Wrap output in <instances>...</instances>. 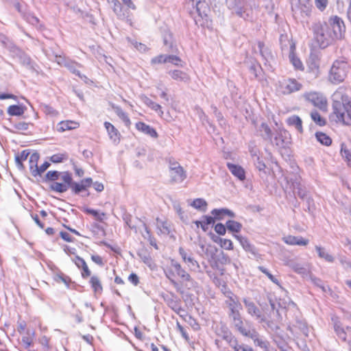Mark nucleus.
<instances>
[{
  "label": "nucleus",
  "mask_w": 351,
  "mask_h": 351,
  "mask_svg": "<svg viewBox=\"0 0 351 351\" xmlns=\"http://www.w3.org/2000/svg\"><path fill=\"white\" fill-rule=\"evenodd\" d=\"M313 40L317 45L325 49L337 40L345 37L346 25L343 20L337 15L331 16L328 22L318 21L312 26Z\"/></svg>",
  "instance_id": "obj_1"
},
{
  "label": "nucleus",
  "mask_w": 351,
  "mask_h": 351,
  "mask_svg": "<svg viewBox=\"0 0 351 351\" xmlns=\"http://www.w3.org/2000/svg\"><path fill=\"white\" fill-rule=\"evenodd\" d=\"M287 123L289 126L295 127V128L300 133L302 134L304 132L302 126V121L298 115H293L289 117L287 121Z\"/></svg>",
  "instance_id": "obj_21"
},
{
  "label": "nucleus",
  "mask_w": 351,
  "mask_h": 351,
  "mask_svg": "<svg viewBox=\"0 0 351 351\" xmlns=\"http://www.w3.org/2000/svg\"><path fill=\"white\" fill-rule=\"evenodd\" d=\"M81 270V276L83 278H87L90 276L91 271L87 265H84L82 267L79 268Z\"/></svg>",
  "instance_id": "obj_47"
},
{
  "label": "nucleus",
  "mask_w": 351,
  "mask_h": 351,
  "mask_svg": "<svg viewBox=\"0 0 351 351\" xmlns=\"http://www.w3.org/2000/svg\"><path fill=\"white\" fill-rule=\"evenodd\" d=\"M73 262L78 269L86 264L85 260L79 256H75L73 259Z\"/></svg>",
  "instance_id": "obj_48"
},
{
  "label": "nucleus",
  "mask_w": 351,
  "mask_h": 351,
  "mask_svg": "<svg viewBox=\"0 0 351 351\" xmlns=\"http://www.w3.org/2000/svg\"><path fill=\"white\" fill-rule=\"evenodd\" d=\"M49 341L50 339L47 336H43L39 339V343L47 349L50 348Z\"/></svg>",
  "instance_id": "obj_53"
},
{
  "label": "nucleus",
  "mask_w": 351,
  "mask_h": 351,
  "mask_svg": "<svg viewBox=\"0 0 351 351\" xmlns=\"http://www.w3.org/2000/svg\"><path fill=\"white\" fill-rule=\"evenodd\" d=\"M163 271L176 290L180 293H184L195 287V280L173 258L169 259L168 263L163 267Z\"/></svg>",
  "instance_id": "obj_2"
},
{
  "label": "nucleus",
  "mask_w": 351,
  "mask_h": 351,
  "mask_svg": "<svg viewBox=\"0 0 351 351\" xmlns=\"http://www.w3.org/2000/svg\"><path fill=\"white\" fill-rule=\"evenodd\" d=\"M32 218L34 219V221H35V223L40 228H44L45 227V223L41 221L38 216L37 215H32Z\"/></svg>",
  "instance_id": "obj_56"
},
{
  "label": "nucleus",
  "mask_w": 351,
  "mask_h": 351,
  "mask_svg": "<svg viewBox=\"0 0 351 351\" xmlns=\"http://www.w3.org/2000/svg\"><path fill=\"white\" fill-rule=\"evenodd\" d=\"M179 254L181 256L182 261L185 263H186V258L189 256H187V254H186V251L184 250V249L182 247H180L179 248Z\"/></svg>",
  "instance_id": "obj_63"
},
{
  "label": "nucleus",
  "mask_w": 351,
  "mask_h": 351,
  "mask_svg": "<svg viewBox=\"0 0 351 351\" xmlns=\"http://www.w3.org/2000/svg\"><path fill=\"white\" fill-rule=\"evenodd\" d=\"M290 58H291V63L293 64V65L294 66V67L296 69H298V70L304 69L303 64H302V61L298 58L295 57L294 55H292Z\"/></svg>",
  "instance_id": "obj_42"
},
{
  "label": "nucleus",
  "mask_w": 351,
  "mask_h": 351,
  "mask_svg": "<svg viewBox=\"0 0 351 351\" xmlns=\"http://www.w3.org/2000/svg\"><path fill=\"white\" fill-rule=\"evenodd\" d=\"M202 4V1H198L196 3V10L198 13V14L201 16V17H207L208 16V14L206 13V11H202L201 10V5Z\"/></svg>",
  "instance_id": "obj_55"
},
{
  "label": "nucleus",
  "mask_w": 351,
  "mask_h": 351,
  "mask_svg": "<svg viewBox=\"0 0 351 351\" xmlns=\"http://www.w3.org/2000/svg\"><path fill=\"white\" fill-rule=\"evenodd\" d=\"M172 79L177 81H189L190 77L187 73L180 70H173L170 71Z\"/></svg>",
  "instance_id": "obj_28"
},
{
  "label": "nucleus",
  "mask_w": 351,
  "mask_h": 351,
  "mask_svg": "<svg viewBox=\"0 0 351 351\" xmlns=\"http://www.w3.org/2000/svg\"><path fill=\"white\" fill-rule=\"evenodd\" d=\"M287 134H288V132L286 130H285V129L280 130L278 136L275 138L276 145H278V146L283 145L285 141L281 138V136H282V135H287Z\"/></svg>",
  "instance_id": "obj_44"
},
{
  "label": "nucleus",
  "mask_w": 351,
  "mask_h": 351,
  "mask_svg": "<svg viewBox=\"0 0 351 351\" xmlns=\"http://www.w3.org/2000/svg\"><path fill=\"white\" fill-rule=\"evenodd\" d=\"M303 97L323 113L328 111V99L324 93L319 91H308L303 94Z\"/></svg>",
  "instance_id": "obj_5"
},
{
  "label": "nucleus",
  "mask_w": 351,
  "mask_h": 351,
  "mask_svg": "<svg viewBox=\"0 0 351 351\" xmlns=\"http://www.w3.org/2000/svg\"><path fill=\"white\" fill-rule=\"evenodd\" d=\"M27 324L25 321H22L18 324L17 330L19 333H23L26 329Z\"/></svg>",
  "instance_id": "obj_57"
},
{
  "label": "nucleus",
  "mask_w": 351,
  "mask_h": 351,
  "mask_svg": "<svg viewBox=\"0 0 351 351\" xmlns=\"http://www.w3.org/2000/svg\"><path fill=\"white\" fill-rule=\"evenodd\" d=\"M169 171L173 169L182 167L175 158L170 157L167 159Z\"/></svg>",
  "instance_id": "obj_43"
},
{
  "label": "nucleus",
  "mask_w": 351,
  "mask_h": 351,
  "mask_svg": "<svg viewBox=\"0 0 351 351\" xmlns=\"http://www.w3.org/2000/svg\"><path fill=\"white\" fill-rule=\"evenodd\" d=\"M83 211L86 214L91 215L95 221L106 225L107 214L106 213L90 208H85Z\"/></svg>",
  "instance_id": "obj_12"
},
{
  "label": "nucleus",
  "mask_w": 351,
  "mask_h": 351,
  "mask_svg": "<svg viewBox=\"0 0 351 351\" xmlns=\"http://www.w3.org/2000/svg\"><path fill=\"white\" fill-rule=\"evenodd\" d=\"M322 112L318 109H313L310 112V117L312 121L319 127H324L327 123L326 118L322 114Z\"/></svg>",
  "instance_id": "obj_13"
},
{
  "label": "nucleus",
  "mask_w": 351,
  "mask_h": 351,
  "mask_svg": "<svg viewBox=\"0 0 351 351\" xmlns=\"http://www.w3.org/2000/svg\"><path fill=\"white\" fill-rule=\"evenodd\" d=\"M68 154L66 152L57 153L50 157V160L53 163L62 162L68 159Z\"/></svg>",
  "instance_id": "obj_32"
},
{
  "label": "nucleus",
  "mask_w": 351,
  "mask_h": 351,
  "mask_svg": "<svg viewBox=\"0 0 351 351\" xmlns=\"http://www.w3.org/2000/svg\"><path fill=\"white\" fill-rule=\"evenodd\" d=\"M226 228L223 224L219 223L215 226V231L219 235H224L226 232Z\"/></svg>",
  "instance_id": "obj_49"
},
{
  "label": "nucleus",
  "mask_w": 351,
  "mask_h": 351,
  "mask_svg": "<svg viewBox=\"0 0 351 351\" xmlns=\"http://www.w3.org/2000/svg\"><path fill=\"white\" fill-rule=\"evenodd\" d=\"M315 249H316V250L318 253V255L320 258H323L326 261L330 262V263H332L335 261L334 257L332 255L326 253L324 250V248H322V247L316 246Z\"/></svg>",
  "instance_id": "obj_33"
},
{
  "label": "nucleus",
  "mask_w": 351,
  "mask_h": 351,
  "mask_svg": "<svg viewBox=\"0 0 351 351\" xmlns=\"http://www.w3.org/2000/svg\"><path fill=\"white\" fill-rule=\"evenodd\" d=\"M135 128L138 132L147 134L153 138H157L158 137V134L156 129L143 121L136 122L135 123Z\"/></svg>",
  "instance_id": "obj_10"
},
{
  "label": "nucleus",
  "mask_w": 351,
  "mask_h": 351,
  "mask_svg": "<svg viewBox=\"0 0 351 351\" xmlns=\"http://www.w3.org/2000/svg\"><path fill=\"white\" fill-rule=\"evenodd\" d=\"M228 306L230 311L229 316L233 320L236 319L237 318L241 317L240 313L239 312V309L241 307V304L239 302L238 300L231 299L230 302H228Z\"/></svg>",
  "instance_id": "obj_20"
},
{
  "label": "nucleus",
  "mask_w": 351,
  "mask_h": 351,
  "mask_svg": "<svg viewBox=\"0 0 351 351\" xmlns=\"http://www.w3.org/2000/svg\"><path fill=\"white\" fill-rule=\"evenodd\" d=\"M258 269L261 272L265 274L269 278V279L271 281H272L274 283H275L277 285H280L279 280L275 276H274L270 272H269V271L266 268H265L262 266H260V267H258Z\"/></svg>",
  "instance_id": "obj_40"
},
{
  "label": "nucleus",
  "mask_w": 351,
  "mask_h": 351,
  "mask_svg": "<svg viewBox=\"0 0 351 351\" xmlns=\"http://www.w3.org/2000/svg\"><path fill=\"white\" fill-rule=\"evenodd\" d=\"M104 125L110 141L115 144H119L121 139V134L118 129L108 121H105Z\"/></svg>",
  "instance_id": "obj_8"
},
{
  "label": "nucleus",
  "mask_w": 351,
  "mask_h": 351,
  "mask_svg": "<svg viewBox=\"0 0 351 351\" xmlns=\"http://www.w3.org/2000/svg\"><path fill=\"white\" fill-rule=\"evenodd\" d=\"M93 187L97 192H101L104 189V186L102 183L96 182L95 183L93 182Z\"/></svg>",
  "instance_id": "obj_59"
},
{
  "label": "nucleus",
  "mask_w": 351,
  "mask_h": 351,
  "mask_svg": "<svg viewBox=\"0 0 351 351\" xmlns=\"http://www.w3.org/2000/svg\"><path fill=\"white\" fill-rule=\"evenodd\" d=\"M186 178V171L183 167L170 171V181L173 183L181 182Z\"/></svg>",
  "instance_id": "obj_15"
},
{
  "label": "nucleus",
  "mask_w": 351,
  "mask_h": 351,
  "mask_svg": "<svg viewBox=\"0 0 351 351\" xmlns=\"http://www.w3.org/2000/svg\"><path fill=\"white\" fill-rule=\"evenodd\" d=\"M230 212L226 209H214L211 211L212 215L214 216V219H221L225 215L228 214Z\"/></svg>",
  "instance_id": "obj_39"
},
{
  "label": "nucleus",
  "mask_w": 351,
  "mask_h": 351,
  "mask_svg": "<svg viewBox=\"0 0 351 351\" xmlns=\"http://www.w3.org/2000/svg\"><path fill=\"white\" fill-rule=\"evenodd\" d=\"M16 128L19 130H27L29 128V124L25 122H20L16 125Z\"/></svg>",
  "instance_id": "obj_58"
},
{
  "label": "nucleus",
  "mask_w": 351,
  "mask_h": 351,
  "mask_svg": "<svg viewBox=\"0 0 351 351\" xmlns=\"http://www.w3.org/2000/svg\"><path fill=\"white\" fill-rule=\"evenodd\" d=\"M89 283L90 287L95 294H101L103 292V286L101 281L97 276H93L90 277Z\"/></svg>",
  "instance_id": "obj_22"
},
{
  "label": "nucleus",
  "mask_w": 351,
  "mask_h": 351,
  "mask_svg": "<svg viewBox=\"0 0 351 351\" xmlns=\"http://www.w3.org/2000/svg\"><path fill=\"white\" fill-rule=\"evenodd\" d=\"M340 154L346 165L351 167V149H349L344 143L341 144Z\"/></svg>",
  "instance_id": "obj_25"
},
{
  "label": "nucleus",
  "mask_w": 351,
  "mask_h": 351,
  "mask_svg": "<svg viewBox=\"0 0 351 351\" xmlns=\"http://www.w3.org/2000/svg\"><path fill=\"white\" fill-rule=\"evenodd\" d=\"M191 205L197 209L206 210V206H207V203L204 199H201V198H197V199H195L193 200Z\"/></svg>",
  "instance_id": "obj_37"
},
{
  "label": "nucleus",
  "mask_w": 351,
  "mask_h": 351,
  "mask_svg": "<svg viewBox=\"0 0 351 351\" xmlns=\"http://www.w3.org/2000/svg\"><path fill=\"white\" fill-rule=\"evenodd\" d=\"M302 84L294 78H285L278 82V90L282 95H289L299 91Z\"/></svg>",
  "instance_id": "obj_6"
},
{
  "label": "nucleus",
  "mask_w": 351,
  "mask_h": 351,
  "mask_svg": "<svg viewBox=\"0 0 351 351\" xmlns=\"http://www.w3.org/2000/svg\"><path fill=\"white\" fill-rule=\"evenodd\" d=\"M315 5L320 12H324L328 7L329 0H314Z\"/></svg>",
  "instance_id": "obj_38"
},
{
  "label": "nucleus",
  "mask_w": 351,
  "mask_h": 351,
  "mask_svg": "<svg viewBox=\"0 0 351 351\" xmlns=\"http://www.w3.org/2000/svg\"><path fill=\"white\" fill-rule=\"evenodd\" d=\"M143 102L145 103V104L147 106L150 108L152 110H153L156 112L160 111L161 114H163V112L161 110V108H162L160 104L156 103L155 101H152L149 97H145L143 99Z\"/></svg>",
  "instance_id": "obj_29"
},
{
  "label": "nucleus",
  "mask_w": 351,
  "mask_h": 351,
  "mask_svg": "<svg viewBox=\"0 0 351 351\" xmlns=\"http://www.w3.org/2000/svg\"><path fill=\"white\" fill-rule=\"evenodd\" d=\"M315 138L319 143L325 146H330L332 143V138L323 132H317Z\"/></svg>",
  "instance_id": "obj_26"
},
{
  "label": "nucleus",
  "mask_w": 351,
  "mask_h": 351,
  "mask_svg": "<svg viewBox=\"0 0 351 351\" xmlns=\"http://www.w3.org/2000/svg\"><path fill=\"white\" fill-rule=\"evenodd\" d=\"M226 227L228 230L231 232H239L241 230L242 225L237 221L233 220H228L226 222Z\"/></svg>",
  "instance_id": "obj_31"
},
{
  "label": "nucleus",
  "mask_w": 351,
  "mask_h": 351,
  "mask_svg": "<svg viewBox=\"0 0 351 351\" xmlns=\"http://www.w3.org/2000/svg\"><path fill=\"white\" fill-rule=\"evenodd\" d=\"M60 179L63 181V184H66V186L71 189V184L73 183L72 182L73 178L71 174L69 172H63L60 174Z\"/></svg>",
  "instance_id": "obj_35"
},
{
  "label": "nucleus",
  "mask_w": 351,
  "mask_h": 351,
  "mask_svg": "<svg viewBox=\"0 0 351 351\" xmlns=\"http://www.w3.org/2000/svg\"><path fill=\"white\" fill-rule=\"evenodd\" d=\"M332 98V113L336 121L351 125V99L346 88L339 87L333 93Z\"/></svg>",
  "instance_id": "obj_3"
},
{
  "label": "nucleus",
  "mask_w": 351,
  "mask_h": 351,
  "mask_svg": "<svg viewBox=\"0 0 351 351\" xmlns=\"http://www.w3.org/2000/svg\"><path fill=\"white\" fill-rule=\"evenodd\" d=\"M90 258L95 263H96L99 266H103L104 265L103 258L98 254L91 255Z\"/></svg>",
  "instance_id": "obj_50"
},
{
  "label": "nucleus",
  "mask_w": 351,
  "mask_h": 351,
  "mask_svg": "<svg viewBox=\"0 0 351 351\" xmlns=\"http://www.w3.org/2000/svg\"><path fill=\"white\" fill-rule=\"evenodd\" d=\"M128 280L134 285L137 286L139 284V278L135 273H132L128 276Z\"/></svg>",
  "instance_id": "obj_51"
},
{
  "label": "nucleus",
  "mask_w": 351,
  "mask_h": 351,
  "mask_svg": "<svg viewBox=\"0 0 351 351\" xmlns=\"http://www.w3.org/2000/svg\"><path fill=\"white\" fill-rule=\"evenodd\" d=\"M250 338L253 340L255 346L263 349L264 351H269V342L261 337L256 330L252 335Z\"/></svg>",
  "instance_id": "obj_17"
},
{
  "label": "nucleus",
  "mask_w": 351,
  "mask_h": 351,
  "mask_svg": "<svg viewBox=\"0 0 351 351\" xmlns=\"http://www.w3.org/2000/svg\"><path fill=\"white\" fill-rule=\"evenodd\" d=\"M60 237L65 241L71 243L73 241V238L71 235L67 232H60Z\"/></svg>",
  "instance_id": "obj_52"
},
{
  "label": "nucleus",
  "mask_w": 351,
  "mask_h": 351,
  "mask_svg": "<svg viewBox=\"0 0 351 351\" xmlns=\"http://www.w3.org/2000/svg\"><path fill=\"white\" fill-rule=\"evenodd\" d=\"M167 62H170L175 66H182V61L180 58L175 55H167Z\"/></svg>",
  "instance_id": "obj_41"
},
{
  "label": "nucleus",
  "mask_w": 351,
  "mask_h": 351,
  "mask_svg": "<svg viewBox=\"0 0 351 351\" xmlns=\"http://www.w3.org/2000/svg\"><path fill=\"white\" fill-rule=\"evenodd\" d=\"M49 164L47 162H44L40 167H38L39 175L40 176L46 169L49 167Z\"/></svg>",
  "instance_id": "obj_62"
},
{
  "label": "nucleus",
  "mask_w": 351,
  "mask_h": 351,
  "mask_svg": "<svg viewBox=\"0 0 351 351\" xmlns=\"http://www.w3.org/2000/svg\"><path fill=\"white\" fill-rule=\"evenodd\" d=\"M29 152L27 149L23 150L20 154L15 156V161L19 169H24L23 162L27 159Z\"/></svg>",
  "instance_id": "obj_27"
},
{
  "label": "nucleus",
  "mask_w": 351,
  "mask_h": 351,
  "mask_svg": "<svg viewBox=\"0 0 351 351\" xmlns=\"http://www.w3.org/2000/svg\"><path fill=\"white\" fill-rule=\"evenodd\" d=\"M282 241L289 245L306 246L309 243L307 239L293 235L285 236L282 238Z\"/></svg>",
  "instance_id": "obj_11"
},
{
  "label": "nucleus",
  "mask_w": 351,
  "mask_h": 351,
  "mask_svg": "<svg viewBox=\"0 0 351 351\" xmlns=\"http://www.w3.org/2000/svg\"><path fill=\"white\" fill-rule=\"evenodd\" d=\"M350 70L348 62L343 60H336L329 70L328 80L332 84H339L345 81Z\"/></svg>",
  "instance_id": "obj_4"
},
{
  "label": "nucleus",
  "mask_w": 351,
  "mask_h": 351,
  "mask_svg": "<svg viewBox=\"0 0 351 351\" xmlns=\"http://www.w3.org/2000/svg\"><path fill=\"white\" fill-rule=\"evenodd\" d=\"M261 128L264 131L266 138L271 139L272 136V132L268 124L266 123H262Z\"/></svg>",
  "instance_id": "obj_45"
},
{
  "label": "nucleus",
  "mask_w": 351,
  "mask_h": 351,
  "mask_svg": "<svg viewBox=\"0 0 351 351\" xmlns=\"http://www.w3.org/2000/svg\"><path fill=\"white\" fill-rule=\"evenodd\" d=\"M233 322L237 330L245 337H248L250 338L252 335L255 331L254 329L251 330L250 328L245 327L243 321L241 320V317L237 318L236 319L233 320Z\"/></svg>",
  "instance_id": "obj_19"
},
{
  "label": "nucleus",
  "mask_w": 351,
  "mask_h": 351,
  "mask_svg": "<svg viewBox=\"0 0 351 351\" xmlns=\"http://www.w3.org/2000/svg\"><path fill=\"white\" fill-rule=\"evenodd\" d=\"M227 167L232 174L239 180L243 181L245 180V171L241 166L228 162Z\"/></svg>",
  "instance_id": "obj_14"
},
{
  "label": "nucleus",
  "mask_w": 351,
  "mask_h": 351,
  "mask_svg": "<svg viewBox=\"0 0 351 351\" xmlns=\"http://www.w3.org/2000/svg\"><path fill=\"white\" fill-rule=\"evenodd\" d=\"M93 185V179L86 178L82 180L80 182H73L71 184V191L75 194H79L83 191H87Z\"/></svg>",
  "instance_id": "obj_9"
},
{
  "label": "nucleus",
  "mask_w": 351,
  "mask_h": 351,
  "mask_svg": "<svg viewBox=\"0 0 351 351\" xmlns=\"http://www.w3.org/2000/svg\"><path fill=\"white\" fill-rule=\"evenodd\" d=\"M191 263V266L193 267H197L199 268V263L197 261H195L193 257L191 256H189L187 257L186 258V263Z\"/></svg>",
  "instance_id": "obj_60"
},
{
  "label": "nucleus",
  "mask_w": 351,
  "mask_h": 351,
  "mask_svg": "<svg viewBox=\"0 0 351 351\" xmlns=\"http://www.w3.org/2000/svg\"><path fill=\"white\" fill-rule=\"evenodd\" d=\"M61 173H59L57 171H49L47 173L46 177L49 180H56L59 179Z\"/></svg>",
  "instance_id": "obj_46"
},
{
  "label": "nucleus",
  "mask_w": 351,
  "mask_h": 351,
  "mask_svg": "<svg viewBox=\"0 0 351 351\" xmlns=\"http://www.w3.org/2000/svg\"><path fill=\"white\" fill-rule=\"evenodd\" d=\"M194 223L197 226V228L200 226L202 230L206 232L208 229V226L215 223V220L213 217L205 215L203 216L201 221H195Z\"/></svg>",
  "instance_id": "obj_24"
},
{
  "label": "nucleus",
  "mask_w": 351,
  "mask_h": 351,
  "mask_svg": "<svg viewBox=\"0 0 351 351\" xmlns=\"http://www.w3.org/2000/svg\"><path fill=\"white\" fill-rule=\"evenodd\" d=\"M177 328L180 332L182 336L187 341H189V337L187 332H186L185 329L180 325L179 322H177Z\"/></svg>",
  "instance_id": "obj_54"
},
{
  "label": "nucleus",
  "mask_w": 351,
  "mask_h": 351,
  "mask_svg": "<svg viewBox=\"0 0 351 351\" xmlns=\"http://www.w3.org/2000/svg\"><path fill=\"white\" fill-rule=\"evenodd\" d=\"M110 105L112 109L114 110L116 114L124 123L125 125L127 128H130L131 126L132 122L128 114L124 112L121 107L116 106L114 104H111Z\"/></svg>",
  "instance_id": "obj_16"
},
{
  "label": "nucleus",
  "mask_w": 351,
  "mask_h": 351,
  "mask_svg": "<svg viewBox=\"0 0 351 351\" xmlns=\"http://www.w3.org/2000/svg\"><path fill=\"white\" fill-rule=\"evenodd\" d=\"M22 342L24 344L25 347L27 348L32 345V340L27 337H23L22 338Z\"/></svg>",
  "instance_id": "obj_61"
},
{
  "label": "nucleus",
  "mask_w": 351,
  "mask_h": 351,
  "mask_svg": "<svg viewBox=\"0 0 351 351\" xmlns=\"http://www.w3.org/2000/svg\"><path fill=\"white\" fill-rule=\"evenodd\" d=\"M8 113L11 116H20L24 113V110L20 106L12 105L8 107Z\"/></svg>",
  "instance_id": "obj_30"
},
{
  "label": "nucleus",
  "mask_w": 351,
  "mask_h": 351,
  "mask_svg": "<svg viewBox=\"0 0 351 351\" xmlns=\"http://www.w3.org/2000/svg\"><path fill=\"white\" fill-rule=\"evenodd\" d=\"M39 154L33 153L29 158V170L32 175L36 177L39 175L38 162L39 160Z\"/></svg>",
  "instance_id": "obj_18"
},
{
  "label": "nucleus",
  "mask_w": 351,
  "mask_h": 351,
  "mask_svg": "<svg viewBox=\"0 0 351 351\" xmlns=\"http://www.w3.org/2000/svg\"><path fill=\"white\" fill-rule=\"evenodd\" d=\"M80 122L74 120H63L58 123L56 127V131L59 133H63L66 131L73 130L79 128Z\"/></svg>",
  "instance_id": "obj_7"
},
{
  "label": "nucleus",
  "mask_w": 351,
  "mask_h": 351,
  "mask_svg": "<svg viewBox=\"0 0 351 351\" xmlns=\"http://www.w3.org/2000/svg\"><path fill=\"white\" fill-rule=\"evenodd\" d=\"M51 189L54 191L63 193L66 191L69 188L66 186V184L53 182L51 184Z\"/></svg>",
  "instance_id": "obj_34"
},
{
  "label": "nucleus",
  "mask_w": 351,
  "mask_h": 351,
  "mask_svg": "<svg viewBox=\"0 0 351 351\" xmlns=\"http://www.w3.org/2000/svg\"><path fill=\"white\" fill-rule=\"evenodd\" d=\"M212 239L214 242L218 243L221 248L226 250H232L234 248L233 243L230 239H223L213 236Z\"/></svg>",
  "instance_id": "obj_23"
},
{
  "label": "nucleus",
  "mask_w": 351,
  "mask_h": 351,
  "mask_svg": "<svg viewBox=\"0 0 351 351\" xmlns=\"http://www.w3.org/2000/svg\"><path fill=\"white\" fill-rule=\"evenodd\" d=\"M212 267L213 269L219 270L220 275H223L225 272V269L223 268H219L217 261H215L213 265H212Z\"/></svg>",
  "instance_id": "obj_64"
},
{
  "label": "nucleus",
  "mask_w": 351,
  "mask_h": 351,
  "mask_svg": "<svg viewBox=\"0 0 351 351\" xmlns=\"http://www.w3.org/2000/svg\"><path fill=\"white\" fill-rule=\"evenodd\" d=\"M167 62V55L160 54L151 60V64L153 65L165 64Z\"/></svg>",
  "instance_id": "obj_36"
}]
</instances>
